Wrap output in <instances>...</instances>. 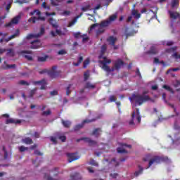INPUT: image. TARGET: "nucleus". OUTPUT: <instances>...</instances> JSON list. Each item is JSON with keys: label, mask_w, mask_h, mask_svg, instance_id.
I'll use <instances>...</instances> for the list:
<instances>
[{"label": "nucleus", "mask_w": 180, "mask_h": 180, "mask_svg": "<svg viewBox=\"0 0 180 180\" xmlns=\"http://www.w3.org/2000/svg\"><path fill=\"white\" fill-rule=\"evenodd\" d=\"M149 93L148 90H145L143 91L142 94H133L132 99L135 102V105H138L139 106H141L143 103H146V102H148L149 101H153L150 96L147 95Z\"/></svg>", "instance_id": "1"}, {"label": "nucleus", "mask_w": 180, "mask_h": 180, "mask_svg": "<svg viewBox=\"0 0 180 180\" xmlns=\"http://www.w3.org/2000/svg\"><path fill=\"white\" fill-rule=\"evenodd\" d=\"M36 13L37 16L38 17H35L33 16L34 15V14ZM30 16H33L31 17L29 20L28 22L30 23H36V22H37V20H41V22H44L46 20V17H41V12L37 9L34 10L33 11H31L30 13Z\"/></svg>", "instance_id": "2"}, {"label": "nucleus", "mask_w": 180, "mask_h": 180, "mask_svg": "<svg viewBox=\"0 0 180 180\" xmlns=\"http://www.w3.org/2000/svg\"><path fill=\"white\" fill-rule=\"evenodd\" d=\"M164 161H168L167 157H160V156H155L153 158L150 159L149 163L146 169H148L153 164H160V162H162Z\"/></svg>", "instance_id": "3"}, {"label": "nucleus", "mask_w": 180, "mask_h": 180, "mask_svg": "<svg viewBox=\"0 0 180 180\" xmlns=\"http://www.w3.org/2000/svg\"><path fill=\"white\" fill-rule=\"evenodd\" d=\"M57 70V66H53L51 70L48 71V75L50 78H58L60 74H61V71H56Z\"/></svg>", "instance_id": "4"}, {"label": "nucleus", "mask_w": 180, "mask_h": 180, "mask_svg": "<svg viewBox=\"0 0 180 180\" xmlns=\"http://www.w3.org/2000/svg\"><path fill=\"white\" fill-rule=\"evenodd\" d=\"M84 141L85 143H88L90 147L92 146H96V144H98V142L88 137H82L76 140L77 143H79V141Z\"/></svg>", "instance_id": "5"}, {"label": "nucleus", "mask_w": 180, "mask_h": 180, "mask_svg": "<svg viewBox=\"0 0 180 180\" xmlns=\"http://www.w3.org/2000/svg\"><path fill=\"white\" fill-rule=\"evenodd\" d=\"M46 30H44V27H41L40 28V32L38 34H29L27 37L26 39L27 40H30V39H33V37L35 38H39V37H41V36H43V34H44Z\"/></svg>", "instance_id": "6"}, {"label": "nucleus", "mask_w": 180, "mask_h": 180, "mask_svg": "<svg viewBox=\"0 0 180 180\" xmlns=\"http://www.w3.org/2000/svg\"><path fill=\"white\" fill-rule=\"evenodd\" d=\"M20 19H22V15H18L17 16L14 17L10 22L6 24V27H12V25H18Z\"/></svg>", "instance_id": "7"}, {"label": "nucleus", "mask_w": 180, "mask_h": 180, "mask_svg": "<svg viewBox=\"0 0 180 180\" xmlns=\"http://www.w3.org/2000/svg\"><path fill=\"white\" fill-rule=\"evenodd\" d=\"M33 85H41L40 89H46V85H47V83L46 82V79H42L39 81H34L32 82Z\"/></svg>", "instance_id": "8"}, {"label": "nucleus", "mask_w": 180, "mask_h": 180, "mask_svg": "<svg viewBox=\"0 0 180 180\" xmlns=\"http://www.w3.org/2000/svg\"><path fill=\"white\" fill-rule=\"evenodd\" d=\"M67 156L68 162H72V161L79 160V156L77 153H68Z\"/></svg>", "instance_id": "9"}, {"label": "nucleus", "mask_w": 180, "mask_h": 180, "mask_svg": "<svg viewBox=\"0 0 180 180\" xmlns=\"http://www.w3.org/2000/svg\"><path fill=\"white\" fill-rule=\"evenodd\" d=\"M123 65H124V62H123L122 59H117L115 61L114 67L117 71H119V70H120Z\"/></svg>", "instance_id": "10"}, {"label": "nucleus", "mask_w": 180, "mask_h": 180, "mask_svg": "<svg viewBox=\"0 0 180 180\" xmlns=\"http://www.w3.org/2000/svg\"><path fill=\"white\" fill-rule=\"evenodd\" d=\"M41 46V43L40 42V40H34L31 42L30 49L32 50H36L37 49H40Z\"/></svg>", "instance_id": "11"}, {"label": "nucleus", "mask_w": 180, "mask_h": 180, "mask_svg": "<svg viewBox=\"0 0 180 180\" xmlns=\"http://www.w3.org/2000/svg\"><path fill=\"white\" fill-rule=\"evenodd\" d=\"M168 13H169V15L171 19H173L174 20H175L176 19H178V18H179V19H180V13H179L175 12V11H169Z\"/></svg>", "instance_id": "12"}, {"label": "nucleus", "mask_w": 180, "mask_h": 180, "mask_svg": "<svg viewBox=\"0 0 180 180\" xmlns=\"http://www.w3.org/2000/svg\"><path fill=\"white\" fill-rule=\"evenodd\" d=\"M20 123H22V121H20V120H15L13 118H10L6 120V124H18Z\"/></svg>", "instance_id": "13"}, {"label": "nucleus", "mask_w": 180, "mask_h": 180, "mask_svg": "<svg viewBox=\"0 0 180 180\" xmlns=\"http://www.w3.org/2000/svg\"><path fill=\"white\" fill-rule=\"evenodd\" d=\"M101 133H102V129L101 128H96L93 130L91 133V136H94L98 139L101 136Z\"/></svg>", "instance_id": "14"}, {"label": "nucleus", "mask_w": 180, "mask_h": 180, "mask_svg": "<svg viewBox=\"0 0 180 180\" xmlns=\"http://www.w3.org/2000/svg\"><path fill=\"white\" fill-rule=\"evenodd\" d=\"M107 41L109 43L110 46H115V44H116V41H117V38L113 36H110L107 39Z\"/></svg>", "instance_id": "15"}, {"label": "nucleus", "mask_w": 180, "mask_h": 180, "mask_svg": "<svg viewBox=\"0 0 180 180\" xmlns=\"http://www.w3.org/2000/svg\"><path fill=\"white\" fill-rule=\"evenodd\" d=\"M55 136L56 139L61 140L63 143H65V141L67 140V136H65V135H61V133L60 132L55 133Z\"/></svg>", "instance_id": "16"}, {"label": "nucleus", "mask_w": 180, "mask_h": 180, "mask_svg": "<svg viewBox=\"0 0 180 180\" xmlns=\"http://www.w3.org/2000/svg\"><path fill=\"white\" fill-rule=\"evenodd\" d=\"M101 58H103L104 60L101 61V64L103 65V70H105V67L104 65H107V64H110V63H112V60L110 59H108V58H106V56H103Z\"/></svg>", "instance_id": "17"}, {"label": "nucleus", "mask_w": 180, "mask_h": 180, "mask_svg": "<svg viewBox=\"0 0 180 180\" xmlns=\"http://www.w3.org/2000/svg\"><path fill=\"white\" fill-rule=\"evenodd\" d=\"M146 53L153 55L158 54V49L155 46H153L150 47V50L146 52Z\"/></svg>", "instance_id": "18"}, {"label": "nucleus", "mask_w": 180, "mask_h": 180, "mask_svg": "<svg viewBox=\"0 0 180 180\" xmlns=\"http://www.w3.org/2000/svg\"><path fill=\"white\" fill-rule=\"evenodd\" d=\"M131 15L134 16L135 19H140L141 18V14L139 13V11L136 9H132Z\"/></svg>", "instance_id": "19"}, {"label": "nucleus", "mask_w": 180, "mask_h": 180, "mask_svg": "<svg viewBox=\"0 0 180 180\" xmlns=\"http://www.w3.org/2000/svg\"><path fill=\"white\" fill-rule=\"evenodd\" d=\"M106 50H107L106 45L105 44L102 45L101 50V54H100L98 58H102V57H103V55L105 54V53H106Z\"/></svg>", "instance_id": "20"}, {"label": "nucleus", "mask_w": 180, "mask_h": 180, "mask_svg": "<svg viewBox=\"0 0 180 180\" xmlns=\"http://www.w3.org/2000/svg\"><path fill=\"white\" fill-rule=\"evenodd\" d=\"M62 124L66 129H70V127H71V121L62 120Z\"/></svg>", "instance_id": "21"}, {"label": "nucleus", "mask_w": 180, "mask_h": 180, "mask_svg": "<svg viewBox=\"0 0 180 180\" xmlns=\"http://www.w3.org/2000/svg\"><path fill=\"white\" fill-rule=\"evenodd\" d=\"M109 25H110V21H109V20H106L102 21L99 25H100V27H108Z\"/></svg>", "instance_id": "22"}, {"label": "nucleus", "mask_w": 180, "mask_h": 180, "mask_svg": "<svg viewBox=\"0 0 180 180\" xmlns=\"http://www.w3.org/2000/svg\"><path fill=\"white\" fill-rule=\"evenodd\" d=\"M20 33V31L19 30V29L15 30V33L11 36H10L8 39L7 41H9V40H12V39H15V37H18V36H19Z\"/></svg>", "instance_id": "23"}, {"label": "nucleus", "mask_w": 180, "mask_h": 180, "mask_svg": "<svg viewBox=\"0 0 180 180\" xmlns=\"http://www.w3.org/2000/svg\"><path fill=\"white\" fill-rule=\"evenodd\" d=\"M104 71H106V72H113V71H115V66H113L111 69L109 66H108V65H105L104 64Z\"/></svg>", "instance_id": "24"}, {"label": "nucleus", "mask_w": 180, "mask_h": 180, "mask_svg": "<svg viewBox=\"0 0 180 180\" xmlns=\"http://www.w3.org/2000/svg\"><path fill=\"white\" fill-rule=\"evenodd\" d=\"M138 168L139 170L135 172V176H139V175H141V174H143V171H144V168H143V167H141L140 165H138Z\"/></svg>", "instance_id": "25"}, {"label": "nucleus", "mask_w": 180, "mask_h": 180, "mask_svg": "<svg viewBox=\"0 0 180 180\" xmlns=\"http://www.w3.org/2000/svg\"><path fill=\"white\" fill-rule=\"evenodd\" d=\"M7 53H6V56L8 57H15V52L13 51V49H9L6 50Z\"/></svg>", "instance_id": "26"}, {"label": "nucleus", "mask_w": 180, "mask_h": 180, "mask_svg": "<svg viewBox=\"0 0 180 180\" xmlns=\"http://www.w3.org/2000/svg\"><path fill=\"white\" fill-rule=\"evenodd\" d=\"M86 89H95V84H91V82H87L84 86Z\"/></svg>", "instance_id": "27"}, {"label": "nucleus", "mask_w": 180, "mask_h": 180, "mask_svg": "<svg viewBox=\"0 0 180 180\" xmlns=\"http://www.w3.org/2000/svg\"><path fill=\"white\" fill-rule=\"evenodd\" d=\"M49 22L51 26H53L55 29H57L58 27V25L56 22V20L53 18H49Z\"/></svg>", "instance_id": "28"}, {"label": "nucleus", "mask_w": 180, "mask_h": 180, "mask_svg": "<svg viewBox=\"0 0 180 180\" xmlns=\"http://www.w3.org/2000/svg\"><path fill=\"white\" fill-rule=\"evenodd\" d=\"M4 64H6V66H3V70H11V68H15L16 65H6V61H4Z\"/></svg>", "instance_id": "29"}, {"label": "nucleus", "mask_w": 180, "mask_h": 180, "mask_svg": "<svg viewBox=\"0 0 180 180\" xmlns=\"http://www.w3.org/2000/svg\"><path fill=\"white\" fill-rule=\"evenodd\" d=\"M22 143H25V144H33V140L30 137H26L22 139Z\"/></svg>", "instance_id": "30"}, {"label": "nucleus", "mask_w": 180, "mask_h": 180, "mask_svg": "<svg viewBox=\"0 0 180 180\" xmlns=\"http://www.w3.org/2000/svg\"><path fill=\"white\" fill-rule=\"evenodd\" d=\"M82 127H84V124H78L74 127L73 130L74 131H79V130H81Z\"/></svg>", "instance_id": "31"}, {"label": "nucleus", "mask_w": 180, "mask_h": 180, "mask_svg": "<svg viewBox=\"0 0 180 180\" xmlns=\"http://www.w3.org/2000/svg\"><path fill=\"white\" fill-rule=\"evenodd\" d=\"M117 19V14H113L109 17L108 22L112 23V22H115Z\"/></svg>", "instance_id": "32"}, {"label": "nucleus", "mask_w": 180, "mask_h": 180, "mask_svg": "<svg viewBox=\"0 0 180 180\" xmlns=\"http://www.w3.org/2000/svg\"><path fill=\"white\" fill-rule=\"evenodd\" d=\"M96 120H98V118H93L91 120H84L82 121V124H83V126H84L86 123H92L93 122H96Z\"/></svg>", "instance_id": "33"}, {"label": "nucleus", "mask_w": 180, "mask_h": 180, "mask_svg": "<svg viewBox=\"0 0 180 180\" xmlns=\"http://www.w3.org/2000/svg\"><path fill=\"white\" fill-rule=\"evenodd\" d=\"M179 0H172V8L179 7Z\"/></svg>", "instance_id": "34"}, {"label": "nucleus", "mask_w": 180, "mask_h": 180, "mask_svg": "<svg viewBox=\"0 0 180 180\" xmlns=\"http://www.w3.org/2000/svg\"><path fill=\"white\" fill-rule=\"evenodd\" d=\"M71 179L72 180L81 179V176L79 175V173H75L73 175L71 176Z\"/></svg>", "instance_id": "35"}, {"label": "nucleus", "mask_w": 180, "mask_h": 180, "mask_svg": "<svg viewBox=\"0 0 180 180\" xmlns=\"http://www.w3.org/2000/svg\"><path fill=\"white\" fill-rule=\"evenodd\" d=\"M154 63L155 64H162L164 67H165V62H164V60H161L160 61V59H158V58H154Z\"/></svg>", "instance_id": "36"}, {"label": "nucleus", "mask_w": 180, "mask_h": 180, "mask_svg": "<svg viewBox=\"0 0 180 180\" xmlns=\"http://www.w3.org/2000/svg\"><path fill=\"white\" fill-rule=\"evenodd\" d=\"M164 89H166V91H168L169 92H171V94H175V91H174V89L171 88V86L168 85H163Z\"/></svg>", "instance_id": "37"}, {"label": "nucleus", "mask_w": 180, "mask_h": 180, "mask_svg": "<svg viewBox=\"0 0 180 180\" xmlns=\"http://www.w3.org/2000/svg\"><path fill=\"white\" fill-rule=\"evenodd\" d=\"M136 120L138 123H141V116H140V111L139 108H136Z\"/></svg>", "instance_id": "38"}, {"label": "nucleus", "mask_w": 180, "mask_h": 180, "mask_svg": "<svg viewBox=\"0 0 180 180\" xmlns=\"http://www.w3.org/2000/svg\"><path fill=\"white\" fill-rule=\"evenodd\" d=\"M136 116V112H133L131 115V120L129 121L130 126H134V117Z\"/></svg>", "instance_id": "39"}, {"label": "nucleus", "mask_w": 180, "mask_h": 180, "mask_svg": "<svg viewBox=\"0 0 180 180\" xmlns=\"http://www.w3.org/2000/svg\"><path fill=\"white\" fill-rule=\"evenodd\" d=\"M36 91H37V88H34V89H32V90L30 91L28 98H33V96H34V94H36Z\"/></svg>", "instance_id": "40"}, {"label": "nucleus", "mask_w": 180, "mask_h": 180, "mask_svg": "<svg viewBox=\"0 0 180 180\" xmlns=\"http://www.w3.org/2000/svg\"><path fill=\"white\" fill-rule=\"evenodd\" d=\"M78 18H79V16L75 18L74 20H72L71 22H70L68 24V27H71L72 26H74V25H75V23H77V19H78Z\"/></svg>", "instance_id": "41"}, {"label": "nucleus", "mask_w": 180, "mask_h": 180, "mask_svg": "<svg viewBox=\"0 0 180 180\" xmlns=\"http://www.w3.org/2000/svg\"><path fill=\"white\" fill-rule=\"evenodd\" d=\"M49 56H41V57H38V61L39 63H44V61H46L47 60V58Z\"/></svg>", "instance_id": "42"}, {"label": "nucleus", "mask_w": 180, "mask_h": 180, "mask_svg": "<svg viewBox=\"0 0 180 180\" xmlns=\"http://www.w3.org/2000/svg\"><path fill=\"white\" fill-rule=\"evenodd\" d=\"M117 152L119 153V154H127V150H126V149H123L122 148H117Z\"/></svg>", "instance_id": "43"}, {"label": "nucleus", "mask_w": 180, "mask_h": 180, "mask_svg": "<svg viewBox=\"0 0 180 180\" xmlns=\"http://www.w3.org/2000/svg\"><path fill=\"white\" fill-rule=\"evenodd\" d=\"M18 150L20 153H24V151H27L29 150V148L21 146L18 147Z\"/></svg>", "instance_id": "44"}, {"label": "nucleus", "mask_w": 180, "mask_h": 180, "mask_svg": "<svg viewBox=\"0 0 180 180\" xmlns=\"http://www.w3.org/2000/svg\"><path fill=\"white\" fill-rule=\"evenodd\" d=\"M19 85H24L26 86H29V85H30V83L25 81V80H20L18 82Z\"/></svg>", "instance_id": "45"}, {"label": "nucleus", "mask_w": 180, "mask_h": 180, "mask_svg": "<svg viewBox=\"0 0 180 180\" xmlns=\"http://www.w3.org/2000/svg\"><path fill=\"white\" fill-rule=\"evenodd\" d=\"M103 27H100L98 30L96 31L97 36H99V34H102V33L105 32V29L102 28Z\"/></svg>", "instance_id": "46"}, {"label": "nucleus", "mask_w": 180, "mask_h": 180, "mask_svg": "<svg viewBox=\"0 0 180 180\" xmlns=\"http://www.w3.org/2000/svg\"><path fill=\"white\" fill-rule=\"evenodd\" d=\"M51 4L53 6H58V4H60V0H51Z\"/></svg>", "instance_id": "47"}, {"label": "nucleus", "mask_w": 180, "mask_h": 180, "mask_svg": "<svg viewBox=\"0 0 180 180\" xmlns=\"http://www.w3.org/2000/svg\"><path fill=\"white\" fill-rule=\"evenodd\" d=\"M72 86V84H70L67 88H66V95L68 96V95H70V94H71V87Z\"/></svg>", "instance_id": "48"}, {"label": "nucleus", "mask_w": 180, "mask_h": 180, "mask_svg": "<svg viewBox=\"0 0 180 180\" xmlns=\"http://www.w3.org/2000/svg\"><path fill=\"white\" fill-rule=\"evenodd\" d=\"M89 165H93L94 167H98V162L95 161L94 159L90 160L89 162Z\"/></svg>", "instance_id": "49"}, {"label": "nucleus", "mask_w": 180, "mask_h": 180, "mask_svg": "<svg viewBox=\"0 0 180 180\" xmlns=\"http://www.w3.org/2000/svg\"><path fill=\"white\" fill-rule=\"evenodd\" d=\"M89 63H90V60H89V58H88L84 61L83 68H86V67L89 65Z\"/></svg>", "instance_id": "50"}, {"label": "nucleus", "mask_w": 180, "mask_h": 180, "mask_svg": "<svg viewBox=\"0 0 180 180\" xmlns=\"http://www.w3.org/2000/svg\"><path fill=\"white\" fill-rule=\"evenodd\" d=\"M84 36H86L85 34L81 35V32H76L74 34L75 39H79V37H84Z\"/></svg>", "instance_id": "51"}, {"label": "nucleus", "mask_w": 180, "mask_h": 180, "mask_svg": "<svg viewBox=\"0 0 180 180\" xmlns=\"http://www.w3.org/2000/svg\"><path fill=\"white\" fill-rule=\"evenodd\" d=\"M51 172H53V176H57V175H58V168L55 167L53 169L51 170Z\"/></svg>", "instance_id": "52"}, {"label": "nucleus", "mask_w": 180, "mask_h": 180, "mask_svg": "<svg viewBox=\"0 0 180 180\" xmlns=\"http://www.w3.org/2000/svg\"><path fill=\"white\" fill-rule=\"evenodd\" d=\"M42 116H49L50 115H51V110H48L46 111H44L42 113H41Z\"/></svg>", "instance_id": "53"}, {"label": "nucleus", "mask_w": 180, "mask_h": 180, "mask_svg": "<svg viewBox=\"0 0 180 180\" xmlns=\"http://www.w3.org/2000/svg\"><path fill=\"white\" fill-rule=\"evenodd\" d=\"M89 9H91V6L89 5H87L82 8V12H86V11H89Z\"/></svg>", "instance_id": "54"}, {"label": "nucleus", "mask_w": 180, "mask_h": 180, "mask_svg": "<svg viewBox=\"0 0 180 180\" xmlns=\"http://www.w3.org/2000/svg\"><path fill=\"white\" fill-rule=\"evenodd\" d=\"M64 54H67V51L64 49H62V50L58 51V56H64Z\"/></svg>", "instance_id": "55"}, {"label": "nucleus", "mask_w": 180, "mask_h": 180, "mask_svg": "<svg viewBox=\"0 0 180 180\" xmlns=\"http://www.w3.org/2000/svg\"><path fill=\"white\" fill-rule=\"evenodd\" d=\"M51 141L54 143V144H57V137H56V135H55V136L51 137Z\"/></svg>", "instance_id": "56"}, {"label": "nucleus", "mask_w": 180, "mask_h": 180, "mask_svg": "<svg viewBox=\"0 0 180 180\" xmlns=\"http://www.w3.org/2000/svg\"><path fill=\"white\" fill-rule=\"evenodd\" d=\"M25 58L28 60V61H33V58L30 55H25Z\"/></svg>", "instance_id": "57"}, {"label": "nucleus", "mask_w": 180, "mask_h": 180, "mask_svg": "<svg viewBox=\"0 0 180 180\" xmlns=\"http://www.w3.org/2000/svg\"><path fill=\"white\" fill-rule=\"evenodd\" d=\"M89 78V72H84V81H88Z\"/></svg>", "instance_id": "58"}, {"label": "nucleus", "mask_w": 180, "mask_h": 180, "mask_svg": "<svg viewBox=\"0 0 180 180\" xmlns=\"http://www.w3.org/2000/svg\"><path fill=\"white\" fill-rule=\"evenodd\" d=\"M97 26H99V24L94 23V24L91 25L90 27V30H94V29L96 28Z\"/></svg>", "instance_id": "59"}, {"label": "nucleus", "mask_w": 180, "mask_h": 180, "mask_svg": "<svg viewBox=\"0 0 180 180\" xmlns=\"http://www.w3.org/2000/svg\"><path fill=\"white\" fill-rule=\"evenodd\" d=\"M34 154H35V155H43V153L40 152L39 150H35L34 151Z\"/></svg>", "instance_id": "60"}, {"label": "nucleus", "mask_w": 180, "mask_h": 180, "mask_svg": "<svg viewBox=\"0 0 180 180\" xmlns=\"http://www.w3.org/2000/svg\"><path fill=\"white\" fill-rule=\"evenodd\" d=\"M42 8H44V9H50V6H47V4L46 2L42 3Z\"/></svg>", "instance_id": "61"}, {"label": "nucleus", "mask_w": 180, "mask_h": 180, "mask_svg": "<svg viewBox=\"0 0 180 180\" xmlns=\"http://www.w3.org/2000/svg\"><path fill=\"white\" fill-rule=\"evenodd\" d=\"M15 2L22 5V4H26V0H15Z\"/></svg>", "instance_id": "62"}, {"label": "nucleus", "mask_w": 180, "mask_h": 180, "mask_svg": "<svg viewBox=\"0 0 180 180\" xmlns=\"http://www.w3.org/2000/svg\"><path fill=\"white\" fill-rule=\"evenodd\" d=\"M51 95L52 96H56V95H58V91H56V90H53V91H51Z\"/></svg>", "instance_id": "63"}, {"label": "nucleus", "mask_w": 180, "mask_h": 180, "mask_svg": "<svg viewBox=\"0 0 180 180\" xmlns=\"http://www.w3.org/2000/svg\"><path fill=\"white\" fill-rule=\"evenodd\" d=\"M110 102H116V97H115V96H111L110 97Z\"/></svg>", "instance_id": "64"}]
</instances>
